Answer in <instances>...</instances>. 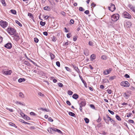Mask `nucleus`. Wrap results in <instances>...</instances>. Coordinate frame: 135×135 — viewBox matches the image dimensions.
<instances>
[{
  "label": "nucleus",
  "mask_w": 135,
  "mask_h": 135,
  "mask_svg": "<svg viewBox=\"0 0 135 135\" xmlns=\"http://www.w3.org/2000/svg\"><path fill=\"white\" fill-rule=\"evenodd\" d=\"M1 2L4 6H6V4L5 3V1L4 0H1Z\"/></svg>",
  "instance_id": "nucleus-42"
},
{
  "label": "nucleus",
  "mask_w": 135,
  "mask_h": 135,
  "mask_svg": "<svg viewBox=\"0 0 135 135\" xmlns=\"http://www.w3.org/2000/svg\"><path fill=\"white\" fill-rule=\"evenodd\" d=\"M120 85L121 86L125 87H128L130 86V84L127 81H123L121 82Z\"/></svg>",
  "instance_id": "nucleus-4"
},
{
  "label": "nucleus",
  "mask_w": 135,
  "mask_h": 135,
  "mask_svg": "<svg viewBox=\"0 0 135 135\" xmlns=\"http://www.w3.org/2000/svg\"><path fill=\"white\" fill-rule=\"evenodd\" d=\"M56 65L58 67H59L60 66V64L59 61H57L56 62Z\"/></svg>",
  "instance_id": "nucleus-48"
},
{
  "label": "nucleus",
  "mask_w": 135,
  "mask_h": 135,
  "mask_svg": "<svg viewBox=\"0 0 135 135\" xmlns=\"http://www.w3.org/2000/svg\"><path fill=\"white\" fill-rule=\"evenodd\" d=\"M9 125L11 126H13L15 127L16 128H17V127L14 124L10 122L9 123Z\"/></svg>",
  "instance_id": "nucleus-30"
},
{
  "label": "nucleus",
  "mask_w": 135,
  "mask_h": 135,
  "mask_svg": "<svg viewBox=\"0 0 135 135\" xmlns=\"http://www.w3.org/2000/svg\"><path fill=\"white\" fill-rule=\"evenodd\" d=\"M54 129L55 130V132H57L60 134H62V132L60 130L54 128Z\"/></svg>",
  "instance_id": "nucleus-18"
},
{
  "label": "nucleus",
  "mask_w": 135,
  "mask_h": 135,
  "mask_svg": "<svg viewBox=\"0 0 135 135\" xmlns=\"http://www.w3.org/2000/svg\"><path fill=\"white\" fill-rule=\"evenodd\" d=\"M10 11L14 15H16V11L14 9H11Z\"/></svg>",
  "instance_id": "nucleus-25"
},
{
  "label": "nucleus",
  "mask_w": 135,
  "mask_h": 135,
  "mask_svg": "<svg viewBox=\"0 0 135 135\" xmlns=\"http://www.w3.org/2000/svg\"><path fill=\"white\" fill-rule=\"evenodd\" d=\"M115 118L117 119L118 120H121V119L120 118V117L118 115H117L115 116Z\"/></svg>",
  "instance_id": "nucleus-37"
},
{
  "label": "nucleus",
  "mask_w": 135,
  "mask_h": 135,
  "mask_svg": "<svg viewBox=\"0 0 135 135\" xmlns=\"http://www.w3.org/2000/svg\"><path fill=\"white\" fill-rule=\"evenodd\" d=\"M7 31L8 33L11 35H14L16 34V31L13 28L9 27L7 29Z\"/></svg>",
  "instance_id": "nucleus-2"
},
{
  "label": "nucleus",
  "mask_w": 135,
  "mask_h": 135,
  "mask_svg": "<svg viewBox=\"0 0 135 135\" xmlns=\"http://www.w3.org/2000/svg\"><path fill=\"white\" fill-rule=\"evenodd\" d=\"M103 81L105 83H106L107 82H109V81L107 79H104L103 80Z\"/></svg>",
  "instance_id": "nucleus-64"
},
{
  "label": "nucleus",
  "mask_w": 135,
  "mask_h": 135,
  "mask_svg": "<svg viewBox=\"0 0 135 135\" xmlns=\"http://www.w3.org/2000/svg\"><path fill=\"white\" fill-rule=\"evenodd\" d=\"M129 122L131 123H134V122L133 120L132 119H129L128 120Z\"/></svg>",
  "instance_id": "nucleus-63"
},
{
  "label": "nucleus",
  "mask_w": 135,
  "mask_h": 135,
  "mask_svg": "<svg viewBox=\"0 0 135 135\" xmlns=\"http://www.w3.org/2000/svg\"><path fill=\"white\" fill-rule=\"evenodd\" d=\"M28 16H29L31 18V19H32L33 18V15L32 13H28Z\"/></svg>",
  "instance_id": "nucleus-32"
},
{
  "label": "nucleus",
  "mask_w": 135,
  "mask_h": 135,
  "mask_svg": "<svg viewBox=\"0 0 135 135\" xmlns=\"http://www.w3.org/2000/svg\"><path fill=\"white\" fill-rule=\"evenodd\" d=\"M48 120L50 122H52L53 121V120L51 117H49L48 118Z\"/></svg>",
  "instance_id": "nucleus-62"
},
{
  "label": "nucleus",
  "mask_w": 135,
  "mask_h": 135,
  "mask_svg": "<svg viewBox=\"0 0 135 135\" xmlns=\"http://www.w3.org/2000/svg\"><path fill=\"white\" fill-rule=\"evenodd\" d=\"M79 9L80 11H84V9L82 7H80Z\"/></svg>",
  "instance_id": "nucleus-50"
},
{
  "label": "nucleus",
  "mask_w": 135,
  "mask_h": 135,
  "mask_svg": "<svg viewBox=\"0 0 135 135\" xmlns=\"http://www.w3.org/2000/svg\"><path fill=\"white\" fill-rule=\"evenodd\" d=\"M2 73L6 75H10L11 74L12 71L11 70L6 71V70L4 69L2 71Z\"/></svg>",
  "instance_id": "nucleus-6"
},
{
  "label": "nucleus",
  "mask_w": 135,
  "mask_h": 135,
  "mask_svg": "<svg viewBox=\"0 0 135 135\" xmlns=\"http://www.w3.org/2000/svg\"><path fill=\"white\" fill-rule=\"evenodd\" d=\"M15 22L19 26L21 27L22 26V24L20 23V22L17 20H15Z\"/></svg>",
  "instance_id": "nucleus-33"
},
{
  "label": "nucleus",
  "mask_w": 135,
  "mask_h": 135,
  "mask_svg": "<svg viewBox=\"0 0 135 135\" xmlns=\"http://www.w3.org/2000/svg\"><path fill=\"white\" fill-rule=\"evenodd\" d=\"M24 119H26L28 120H30V118L28 117L27 116V115H25V116L23 118Z\"/></svg>",
  "instance_id": "nucleus-35"
},
{
  "label": "nucleus",
  "mask_w": 135,
  "mask_h": 135,
  "mask_svg": "<svg viewBox=\"0 0 135 135\" xmlns=\"http://www.w3.org/2000/svg\"><path fill=\"white\" fill-rule=\"evenodd\" d=\"M108 111L109 112V113H110L112 115H113L114 114V112L110 110H108Z\"/></svg>",
  "instance_id": "nucleus-55"
},
{
  "label": "nucleus",
  "mask_w": 135,
  "mask_h": 135,
  "mask_svg": "<svg viewBox=\"0 0 135 135\" xmlns=\"http://www.w3.org/2000/svg\"><path fill=\"white\" fill-rule=\"evenodd\" d=\"M52 41H53L54 42H55L56 41L55 37V36H53L52 38Z\"/></svg>",
  "instance_id": "nucleus-54"
},
{
  "label": "nucleus",
  "mask_w": 135,
  "mask_h": 135,
  "mask_svg": "<svg viewBox=\"0 0 135 135\" xmlns=\"http://www.w3.org/2000/svg\"><path fill=\"white\" fill-rule=\"evenodd\" d=\"M72 97L73 99H76L78 98L79 96L77 94H74L73 95Z\"/></svg>",
  "instance_id": "nucleus-16"
},
{
  "label": "nucleus",
  "mask_w": 135,
  "mask_h": 135,
  "mask_svg": "<svg viewBox=\"0 0 135 135\" xmlns=\"http://www.w3.org/2000/svg\"><path fill=\"white\" fill-rule=\"evenodd\" d=\"M6 109L7 110H9V111L11 112H13V109H12L9 108H7Z\"/></svg>",
  "instance_id": "nucleus-51"
},
{
  "label": "nucleus",
  "mask_w": 135,
  "mask_h": 135,
  "mask_svg": "<svg viewBox=\"0 0 135 135\" xmlns=\"http://www.w3.org/2000/svg\"><path fill=\"white\" fill-rule=\"evenodd\" d=\"M19 96L22 98H24V96L23 94L21 92H20L19 93Z\"/></svg>",
  "instance_id": "nucleus-31"
},
{
  "label": "nucleus",
  "mask_w": 135,
  "mask_h": 135,
  "mask_svg": "<svg viewBox=\"0 0 135 135\" xmlns=\"http://www.w3.org/2000/svg\"><path fill=\"white\" fill-rule=\"evenodd\" d=\"M129 96L130 95L128 93H124L123 94V97L126 99H127Z\"/></svg>",
  "instance_id": "nucleus-17"
},
{
  "label": "nucleus",
  "mask_w": 135,
  "mask_h": 135,
  "mask_svg": "<svg viewBox=\"0 0 135 135\" xmlns=\"http://www.w3.org/2000/svg\"><path fill=\"white\" fill-rule=\"evenodd\" d=\"M23 64H24L25 65H27L28 66H30V64L29 63L28 61L25 60L23 62Z\"/></svg>",
  "instance_id": "nucleus-23"
},
{
  "label": "nucleus",
  "mask_w": 135,
  "mask_h": 135,
  "mask_svg": "<svg viewBox=\"0 0 135 135\" xmlns=\"http://www.w3.org/2000/svg\"><path fill=\"white\" fill-rule=\"evenodd\" d=\"M65 68L67 71L69 72H71V70L69 68L67 67H65Z\"/></svg>",
  "instance_id": "nucleus-43"
},
{
  "label": "nucleus",
  "mask_w": 135,
  "mask_h": 135,
  "mask_svg": "<svg viewBox=\"0 0 135 135\" xmlns=\"http://www.w3.org/2000/svg\"><path fill=\"white\" fill-rule=\"evenodd\" d=\"M90 106L91 108H92L94 109H95V107L93 105L90 104Z\"/></svg>",
  "instance_id": "nucleus-58"
},
{
  "label": "nucleus",
  "mask_w": 135,
  "mask_h": 135,
  "mask_svg": "<svg viewBox=\"0 0 135 135\" xmlns=\"http://www.w3.org/2000/svg\"><path fill=\"white\" fill-rule=\"evenodd\" d=\"M73 68L75 69V70L78 73V71H77V69H78V67H77V66H75V65H73Z\"/></svg>",
  "instance_id": "nucleus-47"
},
{
  "label": "nucleus",
  "mask_w": 135,
  "mask_h": 135,
  "mask_svg": "<svg viewBox=\"0 0 135 135\" xmlns=\"http://www.w3.org/2000/svg\"><path fill=\"white\" fill-rule=\"evenodd\" d=\"M50 54L51 57V60L54 59L55 58V56L54 55L51 53H50Z\"/></svg>",
  "instance_id": "nucleus-27"
},
{
  "label": "nucleus",
  "mask_w": 135,
  "mask_h": 135,
  "mask_svg": "<svg viewBox=\"0 0 135 135\" xmlns=\"http://www.w3.org/2000/svg\"><path fill=\"white\" fill-rule=\"evenodd\" d=\"M124 76L126 78H130L129 76L127 74H125Z\"/></svg>",
  "instance_id": "nucleus-56"
},
{
  "label": "nucleus",
  "mask_w": 135,
  "mask_h": 135,
  "mask_svg": "<svg viewBox=\"0 0 135 135\" xmlns=\"http://www.w3.org/2000/svg\"><path fill=\"white\" fill-rule=\"evenodd\" d=\"M107 23L109 26H112L113 22H112L111 21H109Z\"/></svg>",
  "instance_id": "nucleus-29"
},
{
  "label": "nucleus",
  "mask_w": 135,
  "mask_h": 135,
  "mask_svg": "<svg viewBox=\"0 0 135 135\" xmlns=\"http://www.w3.org/2000/svg\"><path fill=\"white\" fill-rule=\"evenodd\" d=\"M109 121H110L112 123H114L115 122V121L112 119L110 117L109 118Z\"/></svg>",
  "instance_id": "nucleus-45"
},
{
  "label": "nucleus",
  "mask_w": 135,
  "mask_h": 135,
  "mask_svg": "<svg viewBox=\"0 0 135 135\" xmlns=\"http://www.w3.org/2000/svg\"><path fill=\"white\" fill-rule=\"evenodd\" d=\"M4 47L7 49H10L12 47V45L11 43L8 42L4 45Z\"/></svg>",
  "instance_id": "nucleus-10"
},
{
  "label": "nucleus",
  "mask_w": 135,
  "mask_h": 135,
  "mask_svg": "<svg viewBox=\"0 0 135 135\" xmlns=\"http://www.w3.org/2000/svg\"><path fill=\"white\" fill-rule=\"evenodd\" d=\"M46 23L45 22H43L42 21H41L40 22V24L42 26H44L45 25Z\"/></svg>",
  "instance_id": "nucleus-38"
},
{
  "label": "nucleus",
  "mask_w": 135,
  "mask_h": 135,
  "mask_svg": "<svg viewBox=\"0 0 135 135\" xmlns=\"http://www.w3.org/2000/svg\"><path fill=\"white\" fill-rule=\"evenodd\" d=\"M0 25L2 27L5 28L7 26L8 23L2 20L0 22Z\"/></svg>",
  "instance_id": "nucleus-5"
},
{
  "label": "nucleus",
  "mask_w": 135,
  "mask_h": 135,
  "mask_svg": "<svg viewBox=\"0 0 135 135\" xmlns=\"http://www.w3.org/2000/svg\"><path fill=\"white\" fill-rule=\"evenodd\" d=\"M34 41L36 43H37L39 41V40H38V38L36 37L35 38H34Z\"/></svg>",
  "instance_id": "nucleus-44"
},
{
  "label": "nucleus",
  "mask_w": 135,
  "mask_h": 135,
  "mask_svg": "<svg viewBox=\"0 0 135 135\" xmlns=\"http://www.w3.org/2000/svg\"><path fill=\"white\" fill-rule=\"evenodd\" d=\"M126 24H127V27L129 28L130 27V26H131L132 25L131 22L129 21L127 22Z\"/></svg>",
  "instance_id": "nucleus-19"
},
{
  "label": "nucleus",
  "mask_w": 135,
  "mask_h": 135,
  "mask_svg": "<svg viewBox=\"0 0 135 135\" xmlns=\"http://www.w3.org/2000/svg\"><path fill=\"white\" fill-rule=\"evenodd\" d=\"M44 9L45 10H50V8L49 6H45L44 8Z\"/></svg>",
  "instance_id": "nucleus-26"
},
{
  "label": "nucleus",
  "mask_w": 135,
  "mask_h": 135,
  "mask_svg": "<svg viewBox=\"0 0 135 135\" xmlns=\"http://www.w3.org/2000/svg\"><path fill=\"white\" fill-rule=\"evenodd\" d=\"M96 58L95 55L94 54H92L90 56V58L92 60H93Z\"/></svg>",
  "instance_id": "nucleus-20"
},
{
  "label": "nucleus",
  "mask_w": 135,
  "mask_h": 135,
  "mask_svg": "<svg viewBox=\"0 0 135 135\" xmlns=\"http://www.w3.org/2000/svg\"><path fill=\"white\" fill-rule=\"evenodd\" d=\"M84 54L86 56H88L89 55V51L87 49H85L84 50Z\"/></svg>",
  "instance_id": "nucleus-15"
},
{
  "label": "nucleus",
  "mask_w": 135,
  "mask_h": 135,
  "mask_svg": "<svg viewBox=\"0 0 135 135\" xmlns=\"http://www.w3.org/2000/svg\"><path fill=\"white\" fill-rule=\"evenodd\" d=\"M130 102H131V103H129L128 104L129 105L130 107H131L133 104L134 103V101L133 100H131L130 101Z\"/></svg>",
  "instance_id": "nucleus-24"
},
{
  "label": "nucleus",
  "mask_w": 135,
  "mask_h": 135,
  "mask_svg": "<svg viewBox=\"0 0 135 135\" xmlns=\"http://www.w3.org/2000/svg\"><path fill=\"white\" fill-rule=\"evenodd\" d=\"M68 94L70 95H71L73 93V92L70 90H69L68 92Z\"/></svg>",
  "instance_id": "nucleus-39"
},
{
  "label": "nucleus",
  "mask_w": 135,
  "mask_h": 135,
  "mask_svg": "<svg viewBox=\"0 0 135 135\" xmlns=\"http://www.w3.org/2000/svg\"><path fill=\"white\" fill-rule=\"evenodd\" d=\"M79 104L80 106L79 109L81 112L82 111V107H84L86 105L85 100L84 99H82L80 101V103H79Z\"/></svg>",
  "instance_id": "nucleus-1"
},
{
  "label": "nucleus",
  "mask_w": 135,
  "mask_h": 135,
  "mask_svg": "<svg viewBox=\"0 0 135 135\" xmlns=\"http://www.w3.org/2000/svg\"><path fill=\"white\" fill-rule=\"evenodd\" d=\"M123 15L124 17L127 18H131L132 16L129 13L127 12H126L124 13Z\"/></svg>",
  "instance_id": "nucleus-9"
},
{
  "label": "nucleus",
  "mask_w": 135,
  "mask_h": 135,
  "mask_svg": "<svg viewBox=\"0 0 135 135\" xmlns=\"http://www.w3.org/2000/svg\"><path fill=\"white\" fill-rule=\"evenodd\" d=\"M15 103L16 104H18L23 106L24 105L23 104L21 103V102H19L17 101H16L15 102Z\"/></svg>",
  "instance_id": "nucleus-41"
},
{
  "label": "nucleus",
  "mask_w": 135,
  "mask_h": 135,
  "mask_svg": "<svg viewBox=\"0 0 135 135\" xmlns=\"http://www.w3.org/2000/svg\"><path fill=\"white\" fill-rule=\"evenodd\" d=\"M107 58V56L105 55H102L101 57L102 59L104 60H105Z\"/></svg>",
  "instance_id": "nucleus-28"
},
{
  "label": "nucleus",
  "mask_w": 135,
  "mask_h": 135,
  "mask_svg": "<svg viewBox=\"0 0 135 135\" xmlns=\"http://www.w3.org/2000/svg\"><path fill=\"white\" fill-rule=\"evenodd\" d=\"M30 114L31 115H36V114L33 112H31L30 113Z\"/></svg>",
  "instance_id": "nucleus-53"
},
{
  "label": "nucleus",
  "mask_w": 135,
  "mask_h": 135,
  "mask_svg": "<svg viewBox=\"0 0 135 135\" xmlns=\"http://www.w3.org/2000/svg\"><path fill=\"white\" fill-rule=\"evenodd\" d=\"M58 84L60 87H62L63 86V84L61 83H59Z\"/></svg>",
  "instance_id": "nucleus-52"
},
{
  "label": "nucleus",
  "mask_w": 135,
  "mask_h": 135,
  "mask_svg": "<svg viewBox=\"0 0 135 135\" xmlns=\"http://www.w3.org/2000/svg\"><path fill=\"white\" fill-rule=\"evenodd\" d=\"M69 114L71 116L73 117H76L75 114L74 113L72 112H69Z\"/></svg>",
  "instance_id": "nucleus-21"
},
{
  "label": "nucleus",
  "mask_w": 135,
  "mask_h": 135,
  "mask_svg": "<svg viewBox=\"0 0 135 135\" xmlns=\"http://www.w3.org/2000/svg\"><path fill=\"white\" fill-rule=\"evenodd\" d=\"M54 128H48L47 130L49 133L52 134H54L55 133V130L54 129Z\"/></svg>",
  "instance_id": "nucleus-11"
},
{
  "label": "nucleus",
  "mask_w": 135,
  "mask_h": 135,
  "mask_svg": "<svg viewBox=\"0 0 135 135\" xmlns=\"http://www.w3.org/2000/svg\"><path fill=\"white\" fill-rule=\"evenodd\" d=\"M112 70L111 68H109L108 70H107L106 71H104L103 74L105 75H107L110 73Z\"/></svg>",
  "instance_id": "nucleus-12"
},
{
  "label": "nucleus",
  "mask_w": 135,
  "mask_h": 135,
  "mask_svg": "<svg viewBox=\"0 0 135 135\" xmlns=\"http://www.w3.org/2000/svg\"><path fill=\"white\" fill-rule=\"evenodd\" d=\"M101 121V119L100 118V116L99 115V118L97 120V122H99Z\"/></svg>",
  "instance_id": "nucleus-46"
},
{
  "label": "nucleus",
  "mask_w": 135,
  "mask_h": 135,
  "mask_svg": "<svg viewBox=\"0 0 135 135\" xmlns=\"http://www.w3.org/2000/svg\"><path fill=\"white\" fill-rule=\"evenodd\" d=\"M28 59L32 63H33L34 65H36V63L35 62L31 60L30 58H28Z\"/></svg>",
  "instance_id": "nucleus-49"
},
{
  "label": "nucleus",
  "mask_w": 135,
  "mask_h": 135,
  "mask_svg": "<svg viewBox=\"0 0 135 135\" xmlns=\"http://www.w3.org/2000/svg\"><path fill=\"white\" fill-rule=\"evenodd\" d=\"M116 77V76H112L110 77L109 78V80H112L114 79H115Z\"/></svg>",
  "instance_id": "nucleus-36"
},
{
  "label": "nucleus",
  "mask_w": 135,
  "mask_h": 135,
  "mask_svg": "<svg viewBox=\"0 0 135 135\" xmlns=\"http://www.w3.org/2000/svg\"><path fill=\"white\" fill-rule=\"evenodd\" d=\"M108 8L109 10L113 12L115 9V6L112 3H110V6L108 7Z\"/></svg>",
  "instance_id": "nucleus-7"
},
{
  "label": "nucleus",
  "mask_w": 135,
  "mask_h": 135,
  "mask_svg": "<svg viewBox=\"0 0 135 135\" xmlns=\"http://www.w3.org/2000/svg\"><path fill=\"white\" fill-rule=\"evenodd\" d=\"M106 117L104 116H103V119L105 122L107 124H109V120H107V119H109L110 118V117L107 114H106Z\"/></svg>",
  "instance_id": "nucleus-8"
},
{
  "label": "nucleus",
  "mask_w": 135,
  "mask_h": 135,
  "mask_svg": "<svg viewBox=\"0 0 135 135\" xmlns=\"http://www.w3.org/2000/svg\"><path fill=\"white\" fill-rule=\"evenodd\" d=\"M40 109L41 110H43V111L44 110V111H46V112H49V110H48V109L47 110V109H46V108H40Z\"/></svg>",
  "instance_id": "nucleus-40"
},
{
  "label": "nucleus",
  "mask_w": 135,
  "mask_h": 135,
  "mask_svg": "<svg viewBox=\"0 0 135 135\" xmlns=\"http://www.w3.org/2000/svg\"><path fill=\"white\" fill-rule=\"evenodd\" d=\"M66 103L67 104L69 105H71V103L69 101L67 100L66 102Z\"/></svg>",
  "instance_id": "nucleus-60"
},
{
  "label": "nucleus",
  "mask_w": 135,
  "mask_h": 135,
  "mask_svg": "<svg viewBox=\"0 0 135 135\" xmlns=\"http://www.w3.org/2000/svg\"><path fill=\"white\" fill-rule=\"evenodd\" d=\"M77 36H74L73 37V40L74 41H76L77 40Z\"/></svg>",
  "instance_id": "nucleus-57"
},
{
  "label": "nucleus",
  "mask_w": 135,
  "mask_h": 135,
  "mask_svg": "<svg viewBox=\"0 0 135 135\" xmlns=\"http://www.w3.org/2000/svg\"><path fill=\"white\" fill-rule=\"evenodd\" d=\"M43 34L46 36H47L48 35L47 32L46 31L44 32H43Z\"/></svg>",
  "instance_id": "nucleus-61"
},
{
  "label": "nucleus",
  "mask_w": 135,
  "mask_h": 135,
  "mask_svg": "<svg viewBox=\"0 0 135 135\" xmlns=\"http://www.w3.org/2000/svg\"><path fill=\"white\" fill-rule=\"evenodd\" d=\"M119 14H114L112 16L111 20L113 21H115L119 19Z\"/></svg>",
  "instance_id": "nucleus-3"
},
{
  "label": "nucleus",
  "mask_w": 135,
  "mask_h": 135,
  "mask_svg": "<svg viewBox=\"0 0 135 135\" xmlns=\"http://www.w3.org/2000/svg\"><path fill=\"white\" fill-rule=\"evenodd\" d=\"M84 120L85 121V123H88L89 122V119L87 118H84Z\"/></svg>",
  "instance_id": "nucleus-34"
},
{
  "label": "nucleus",
  "mask_w": 135,
  "mask_h": 135,
  "mask_svg": "<svg viewBox=\"0 0 135 135\" xmlns=\"http://www.w3.org/2000/svg\"><path fill=\"white\" fill-rule=\"evenodd\" d=\"M14 35V39L16 41H18L20 39L19 36L17 35L16 34H15Z\"/></svg>",
  "instance_id": "nucleus-14"
},
{
  "label": "nucleus",
  "mask_w": 135,
  "mask_h": 135,
  "mask_svg": "<svg viewBox=\"0 0 135 135\" xmlns=\"http://www.w3.org/2000/svg\"><path fill=\"white\" fill-rule=\"evenodd\" d=\"M25 81V78H20L18 79V81L19 83Z\"/></svg>",
  "instance_id": "nucleus-22"
},
{
  "label": "nucleus",
  "mask_w": 135,
  "mask_h": 135,
  "mask_svg": "<svg viewBox=\"0 0 135 135\" xmlns=\"http://www.w3.org/2000/svg\"><path fill=\"white\" fill-rule=\"evenodd\" d=\"M132 113H130L129 114L127 113V117H131L132 115Z\"/></svg>",
  "instance_id": "nucleus-59"
},
{
  "label": "nucleus",
  "mask_w": 135,
  "mask_h": 135,
  "mask_svg": "<svg viewBox=\"0 0 135 135\" xmlns=\"http://www.w3.org/2000/svg\"><path fill=\"white\" fill-rule=\"evenodd\" d=\"M128 6L130 8V9L134 12H135V7H133L131 4L128 5Z\"/></svg>",
  "instance_id": "nucleus-13"
}]
</instances>
